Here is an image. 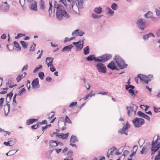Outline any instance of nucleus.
<instances>
[{"mask_svg":"<svg viewBox=\"0 0 160 160\" xmlns=\"http://www.w3.org/2000/svg\"><path fill=\"white\" fill-rule=\"evenodd\" d=\"M54 12L56 10V16L58 20H62L63 17L67 19L70 18V16L68 14L63 7L60 4L58 3L56 1L54 2Z\"/></svg>","mask_w":160,"mask_h":160,"instance_id":"1","label":"nucleus"},{"mask_svg":"<svg viewBox=\"0 0 160 160\" xmlns=\"http://www.w3.org/2000/svg\"><path fill=\"white\" fill-rule=\"evenodd\" d=\"M111 57V55L108 54H106L102 56L97 57H95V55L92 54L87 57L86 59L87 61H91L94 60L95 62H98L103 63L110 59Z\"/></svg>","mask_w":160,"mask_h":160,"instance_id":"2","label":"nucleus"},{"mask_svg":"<svg viewBox=\"0 0 160 160\" xmlns=\"http://www.w3.org/2000/svg\"><path fill=\"white\" fill-rule=\"evenodd\" d=\"M114 60L120 69H123L127 66L124 61L119 56H115Z\"/></svg>","mask_w":160,"mask_h":160,"instance_id":"3","label":"nucleus"},{"mask_svg":"<svg viewBox=\"0 0 160 160\" xmlns=\"http://www.w3.org/2000/svg\"><path fill=\"white\" fill-rule=\"evenodd\" d=\"M132 122L136 128H139L144 123V120L143 119L136 118L132 121Z\"/></svg>","mask_w":160,"mask_h":160,"instance_id":"4","label":"nucleus"},{"mask_svg":"<svg viewBox=\"0 0 160 160\" xmlns=\"http://www.w3.org/2000/svg\"><path fill=\"white\" fill-rule=\"evenodd\" d=\"M95 67L98 71L101 73H106L107 68L105 65L102 63H98L95 65Z\"/></svg>","mask_w":160,"mask_h":160,"instance_id":"5","label":"nucleus"},{"mask_svg":"<svg viewBox=\"0 0 160 160\" xmlns=\"http://www.w3.org/2000/svg\"><path fill=\"white\" fill-rule=\"evenodd\" d=\"M137 24L139 28L143 30L145 28V22L143 18H139L137 22Z\"/></svg>","mask_w":160,"mask_h":160,"instance_id":"6","label":"nucleus"},{"mask_svg":"<svg viewBox=\"0 0 160 160\" xmlns=\"http://www.w3.org/2000/svg\"><path fill=\"white\" fill-rule=\"evenodd\" d=\"M138 107L135 105H134L130 107H127L126 109L127 110V114L128 116H129L130 114L132 112H134L135 114L136 113Z\"/></svg>","mask_w":160,"mask_h":160,"instance_id":"7","label":"nucleus"},{"mask_svg":"<svg viewBox=\"0 0 160 160\" xmlns=\"http://www.w3.org/2000/svg\"><path fill=\"white\" fill-rule=\"evenodd\" d=\"M130 124L128 123V122H127L122 129L118 131V133L124 134L126 135H127L128 132L125 131V130L128 129L130 128Z\"/></svg>","mask_w":160,"mask_h":160,"instance_id":"8","label":"nucleus"},{"mask_svg":"<svg viewBox=\"0 0 160 160\" xmlns=\"http://www.w3.org/2000/svg\"><path fill=\"white\" fill-rule=\"evenodd\" d=\"M160 148V145H159V144L154 145V143H152V147L151 148V154H154L155 152L158 151Z\"/></svg>","mask_w":160,"mask_h":160,"instance_id":"9","label":"nucleus"},{"mask_svg":"<svg viewBox=\"0 0 160 160\" xmlns=\"http://www.w3.org/2000/svg\"><path fill=\"white\" fill-rule=\"evenodd\" d=\"M31 84L33 88H39L40 85L38 78H36L34 79L32 81Z\"/></svg>","mask_w":160,"mask_h":160,"instance_id":"10","label":"nucleus"},{"mask_svg":"<svg viewBox=\"0 0 160 160\" xmlns=\"http://www.w3.org/2000/svg\"><path fill=\"white\" fill-rule=\"evenodd\" d=\"M29 8L32 10H33L34 11H37V2H33L29 3Z\"/></svg>","mask_w":160,"mask_h":160,"instance_id":"11","label":"nucleus"},{"mask_svg":"<svg viewBox=\"0 0 160 160\" xmlns=\"http://www.w3.org/2000/svg\"><path fill=\"white\" fill-rule=\"evenodd\" d=\"M53 133L54 134H56L57 137H58L59 138L63 139H66L68 137L69 134V133H67L66 134H59V133L57 132H54Z\"/></svg>","mask_w":160,"mask_h":160,"instance_id":"12","label":"nucleus"},{"mask_svg":"<svg viewBox=\"0 0 160 160\" xmlns=\"http://www.w3.org/2000/svg\"><path fill=\"white\" fill-rule=\"evenodd\" d=\"M10 8L9 5H4L3 4L0 7V10L4 12H8Z\"/></svg>","mask_w":160,"mask_h":160,"instance_id":"13","label":"nucleus"},{"mask_svg":"<svg viewBox=\"0 0 160 160\" xmlns=\"http://www.w3.org/2000/svg\"><path fill=\"white\" fill-rule=\"evenodd\" d=\"M107 67L112 70L117 69L115 66V63L113 61H111V62L107 65Z\"/></svg>","mask_w":160,"mask_h":160,"instance_id":"14","label":"nucleus"},{"mask_svg":"<svg viewBox=\"0 0 160 160\" xmlns=\"http://www.w3.org/2000/svg\"><path fill=\"white\" fill-rule=\"evenodd\" d=\"M73 46L72 45H70L64 47L62 50V52H69L71 50Z\"/></svg>","mask_w":160,"mask_h":160,"instance_id":"15","label":"nucleus"},{"mask_svg":"<svg viewBox=\"0 0 160 160\" xmlns=\"http://www.w3.org/2000/svg\"><path fill=\"white\" fill-rule=\"evenodd\" d=\"M50 147H54L57 146L60 143L58 141L51 140L50 141Z\"/></svg>","mask_w":160,"mask_h":160,"instance_id":"16","label":"nucleus"},{"mask_svg":"<svg viewBox=\"0 0 160 160\" xmlns=\"http://www.w3.org/2000/svg\"><path fill=\"white\" fill-rule=\"evenodd\" d=\"M83 0H78L77 2L76 3V5L78 9L83 8Z\"/></svg>","mask_w":160,"mask_h":160,"instance_id":"17","label":"nucleus"},{"mask_svg":"<svg viewBox=\"0 0 160 160\" xmlns=\"http://www.w3.org/2000/svg\"><path fill=\"white\" fill-rule=\"evenodd\" d=\"M70 3V4L69 5V7L70 11L71 12L73 11H75L73 9V5L74 4V1L72 0H67Z\"/></svg>","mask_w":160,"mask_h":160,"instance_id":"18","label":"nucleus"},{"mask_svg":"<svg viewBox=\"0 0 160 160\" xmlns=\"http://www.w3.org/2000/svg\"><path fill=\"white\" fill-rule=\"evenodd\" d=\"M39 6L40 9L43 10L45 8V4L43 0H40L39 2Z\"/></svg>","mask_w":160,"mask_h":160,"instance_id":"19","label":"nucleus"},{"mask_svg":"<svg viewBox=\"0 0 160 160\" xmlns=\"http://www.w3.org/2000/svg\"><path fill=\"white\" fill-rule=\"evenodd\" d=\"M38 119L34 118L30 119H28L26 121V124L27 125H29L35 122L38 121Z\"/></svg>","mask_w":160,"mask_h":160,"instance_id":"20","label":"nucleus"},{"mask_svg":"<svg viewBox=\"0 0 160 160\" xmlns=\"http://www.w3.org/2000/svg\"><path fill=\"white\" fill-rule=\"evenodd\" d=\"M128 92L131 94V95L134 98L137 95L138 93V92L137 91H134L133 90L129 89L128 90Z\"/></svg>","mask_w":160,"mask_h":160,"instance_id":"21","label":"nucleus"},{"mask_svg":"<svg viewBox=\"0 0 160 160\" xmlns=\"http://www.w3.org/2000/svg\"><path fill=\"white\" fill-rule=\"evenodd\" d=\"M70 142L73 143H75L78 141V139L76 136L72 135L71 138Z\"/></svg>","mask_w":160,"mask_h":160,"instance_id":"22","label":"nucleus"},{"mask_svg":"<svg viewBox=\"0 0 160 160\" xmlns=\"http://www.w3.org/2000/svg\"><path fill=\"white\" fill-rule=\"evenodd\" d=\"M138 78L141 81H143L147 79L146 76L140 74L138 75Z\"/></svg>","mask_w":160,"mask_h":160,"instance_id":"23","label":"nucleus"},{"mask_svg":"<svg viewBox=\"0 0 160 160\" xmlns=\"http://www.w3.org/2000/svg\"><path fill=\"white\" fill-rule=\"evenodd\" d=\"M94 11L98 14H100L102 12V8L100 7L96 8H94Z\"/></svg>","mask_w":160,"mask_h":160,"instance_id":"24","label":"nucleus"},{"mask_svg":"<svg viewBox=\"0 0 160 160\" xmlns=\"http://www.w3.org/2000/svg\"><path fill=\"white\" fill-rule=\"evenodd\" d=\"M150 37H154V35L152 33H149L147 34L143 35V39L144 40H147Z\"/></svg>","mask_w":160,"mask_h":160,"instance_id":"25","label":"nucleus"},{"mask_svg":"<svg viewBox=\"0 0 160 160\" xmlns=\"http://www.w3.org/2000/svg\"><path fill=\"white\" fill-rule=\"evenodd\" d=\"M19 2L23 8V10H25L26 9V7L24 6L25 0H19Z\"/></svg>","mask_w":160,"mask_h":160,"instance_id":"26","label":"nucleus"},{"mask_svg":"<svg viewBox=\"0 0 160 160\" xmlns=\"http://www.w3.org/2000/svg\"><path fill=\"white\" fill-rule=\"evenodd\" d=\"M83 50V52L85 55H87L89 53V49L88 46H87L86 47L84 48Z\"/></svg>","mask_w":160,"mask_h":160,"instance_id":"27","label":"nucleus"},{"mask_svg":"<svg viewBox=\"0 0 160 160\" xmlns=\"http://www.w3.org/2000/svg\"><path fill=\"white\" fill-rule=\"evenodd\" d=\"M102 16V15H98L94 13H92V16L93 19H99Z\"/></svg>","mask_w":160,"mask_h":160,"instance_id":"28","label":"nucleus"},{"mask_svg":"<svg viewBox=\"0 0 160 160\" xmlns=\"http://www.w3.org/2000/svg\"><path fill=\"white\" fill-rule=\"evenodd\" d=\"M79 50H80L83 48L84 45V43L75 45Z\"/></svg>","mask_w":160,"mask_h":160,"instance_id":"29","label":"nucleus"},{"mask_svg":"<svg viewBox=\"0 0 160 160\" xmlns=\"http://www.w3.org/2000/svg\"><path fill=\"white\" fill-rule=\"evenodd\" d=\"M20 43L24 48L26 49L27 48L28 44L25 42L22 41L20 42Z\"/></svg>","mask_w":160,"mask_h":160,"instance_id":"30","label":"nucleus"},{"mask_svg":"<svg viewBox=\"0 0 160 160\" xmlns=\"http://www.w3.org/2000/svg\"><path fill=\"white\" fill-rule=\"evenodd\" d=\"M152 15V13L150 11H148L147 13L145 14L144 16L146 18H150Z\"/></svg>","mask_w":160,"mask_h":160,"instance_id":"31","label":"nucleus"},{"mask_svg":"<svg viewBox=\"0 0 160 160\" xmlns=\"http://www.w3.org/2000/svg\"><path fill=\"white\" fill-rule=\"evenodd\" d=\"M49 4L50 5L49 8L48 9V12L50 15V14L52 13V1H49Z\"/></svg>","mask_w":160,"mask_h":160,"instance_id":"32","label":"nucleus"},{"mask_svg":"<svg viewBox=\"0 0 160 160\" xmlns=\"http://www.w3.org/2000/svg\"><path fill=\"white\" fill-rule=\"evenodd\" d=\"M111 7L113 10H116L118 8V5L115 3H113L111 5Z\"/></svg>","mask_w":160,"mask_h":160,"instance_id":"33","label":"nucleus"},{"mask_svg":"<svg viewBox=\"0 0 160 160\" xmlns=\"http://www.w3.org/2000/svg\"><path fill=\"white\" fill-rule=\"evenodd\" d=\"M65 122L70 124L72 123V122L68 116H66L65 118Z\"/></svg>","mask_w":160,"mask_h":160,"instance_id":"34","label":"nucleus"},{"mask_svg":"<svg viewBox=\"0 0 160 160\" xmlns=\"http://www.w3.org/2000/svg\"><path fill=\"white\" fill-rule=\"evenodd\" d=\"M14 44L15 46L17 48L19 49V51L21 50V47H20L19 45L18 42L16 41H14Z\"/></svg>","mask_w":160,"mask_h":160,"instance_id":"35","label":"nucleus"},{"mask_svg":"<svg viewBox=\"0 0 160 160\" xmlns=\"http://www.w3.org/2000/svg\"><path fill=\"white\" fill-rule=\"evenodd\" d=\"M44 73L43 72H40L38 73V76L42 80L43 79V77H44Z\"/></svg>","mask_w":160,"mask_h":160,"instance_id":"36","label":"nucleus"},{"mask_svg":"<svg viewBox=\"0 0 160 160\" xmlns=\"http://www.w3.org/2000/svg\"><path fill=\"white\" fill-rule=\"evenodd\" d=\"M136 148V151H135V152H133L132 153V154H131L130 155H129V157H132V156H134V155H135V154H136V151H137V150L138 149V146H136V145H135L134 146V147L133 148Z\"/></svg>","mask_w":160,"mask_h":160,"instance_id":"37","label":"nucleus"},{"mask_svg":"<svg viewBox=\"0 0 160 160\" xmlns=\"http://www.w3.org/2000/svg\"><path fill=\"white\" fill-rule=\"evenodd\" d=\"M83 38V39L82 40H80L78 42H73L72 43V44L74 45H76L77 44H81V42H82V43H84V38Z\"/></svg>","mask_w":160,"mask_h":160,"instance_id":"38","label":"nucleus"},{"mask_svg":"<svg viewBox=\"0 0 160 160\" xmlns=\"http://www.w3.org/2000/svg\"><path fill=\"white\" fill-rule=\"evenodd\" d=\"M13 94L12 92H11L9 93L7 95V98L6 99V100H7V97H8L9 98V101H10L12 98V96H13Z\"/></svg>","mask_w":160,"mask_h":160,"instance_id":"39","label":"nucleus"},{"mask_svg":"<svg viewBox=\"0 0 160 160\" xmlns=\"http://www.w3.org/2000/svg\"><path fill=\"white\" fill-rule=\"evenodd\" d=\"M36 47V44L33 43V44L31 47L30 51H34L35 49V47Z\"/></svg>","mask_w":160,"mask_h":160,"instance_id":"40","label":"nucleus"},{"mask_svg":"<svg viewBox=\"0 0 160 160\" xmlns=\"http://www.w3.org/2000/svg\"><path fill=\"white\" fill-rule=\"evenodd\" d=\"M42 67V65H39V67H36L34 69V70L33 71V72L34 73L36 72L37 71L39 70Z\"/></svg>","mask_w":160,"mask_h":160,"instance_id":"41","label":"nucleus"},{"mask_svg":"<svg viewBox=\"0 0 160 160\" xmlns=\"http://www.w3.org/2000/svg\"><path fill=\"white\" fill-rule=\"evenodd\" d=\"M107 9L108 11V13L111 14V15H112L114 14V11L112 10L111 8H107Z\"/></svg>","mask_w":160,"mask_h":160,"instance_id":"42","label":"nucleus"},{"mask_svg":"<svg viewBox=\"0 0 160 160\" xmlns=\"http://www.w3.org/2000/svg\"><path fill=\"white\" fill-rule=\"evenodd\" d=\"M53 58H52V57H48L46 58V63H47V62H51V61L52 60L53 61Z\"/></svg>","mask_w":160,"mask_h":160,"instance_id":"43","label":"nucleus"},{"mask_svg":"<svg viewBox=\"0 0 160 160\" xmlns=\"http://www.w3.org/2000/svg\"><path fill=\"white\" fill-rule=\"evenodd\" d=\"M77 34L78 36L81 37L85 34V33L82 30H79V31L78 32Z\"/></svg>","mask_w":160,"mask_h":160,"instance_id":"44","label":"nucleus"},{"mask_svg":"<svg viewBox=\"0 0 160 160\" xmlns=\"http://www.w3.org/2000/svg\"><path fill=\"white\" fill-rule=\"evenodd\" d=\"M22 78V74L19 75L16 78L17 81L18 82H20Z\"/></svg>","mask_w":160,"mask_h":160,"instance_id":"45","label":"nucleus"},{"mask_svg":"<svg viewBox=\"0 0 160 160\" xmlns=\"http://www.w3.org/2000/svg\"><path fill=\"white\" fill-rule=\"evenodd\" d=\"M145 113L142 112L141 111H139L137 112V115L138 116L141 117H143V116Z\"/></svg>","mask_w":160,"mask_h":160,"instance_id":"46","label":"nucleus"},{"mask_svg":"<svg viewBox=\"0 0 160 160\" xmlns=\"http://www.w3.org/2000/svg\"><path fill=\"white\" fill-rule=\"evenodd\" d=\"M154 111L155 112L157 113L160 112L159 110L160 109V108H157L155 106L153 107Z\"/></svg>","mask_w":160,"mask_h":160,"instance_id":"47","label":"nucleus"},{"mask_svg":"<svg viewBox=\"0 0 160 160\" xmlns=\"http://www.w3.org/2000/svg\"><path fill=\"white\" fill-rule=\"evenodd\" d=\"M92 92L89 94H88L86 96H85L84 98H83L82 99L84 100H86L88 99V98L89 97H91V94H92Z\"/></svg>","mask_w":160,"mask_h":160,"instance_id":"48","label":"nucleus"},{"mask_svg":"<svg viewBox=\"0 0 160 160\" xmlns=\"http://www.w3.org/2000/svg\"><path fill=\"white\" fill-rule=\"evenodd\" d=\"M77 105V102H72L69 106V107H72L75 105Z\"/></svg>","mask_w":160,"mask_h":160,"instance_id":"49","label":"nucleus"},{"mask_svg":"<svg viewBox=\"0 0 160 160\" xmlns=\"http://www.w3.org/2000/svg\"><path fill=\"white\" fill-rule=\"evenodd\" d=\"M146 146H144L143 147L142 149V150L140 152L141 153V154H143L144 153V152L146 149Z\"/></svg>","mask_w":160,"mask_h":160,"instance_id":"50","label":"nucleus"},{"mask_svg":"<svg viewBox=\"0 0 160 160\" xmlns=\"http://www.w3.org/2000/svg\"><path fill=\"white\" fill-rule=\"evenodd\" d=\"M48 67H52V66H53V61H52V60L51 61V62H47V63H46Z\"/></svg>","mask_w":160,"mask_h":160,"instance_id":"51","label":"nucleus"},{"mask_svg":"<svg viewBox=\"0 0 160 160\" xmlns=\"http://www.w3.org/2000/svg\"><path fill=\"white\" fill-rule=\"evenodd\" d=\"M155 12L157 16L160 17V10L156 8Z\"/></svg>","mask_w":160,"mask_h":160,"instance_id":"52","label":"nucleus"},{"mask_svg":"<svg viewBox=\"0 0 160 160\" xmlns=\"http://www.w3.org/2000/svg\"><path fill=\"white\" fill-rule=\"evenodd\" d=\"M143 118H144L145 119H147L148 121H150V118L147 115L144 114Z\"/></svg>","mask_w":160,"mask_h":160,"instance_id":"53","label":"nucleus"},{"mask_svg":"<svg viewBox=\"0 0 160 160\" xmlns=\"http://www.w3.org/2000/svg\"><path fill=\"white\" fill-rule=\"evenodd\" d=\"M10 83L9 82L6 83L7 85H8L9 88H12L14 87L17 86V84H14V85H10Z\"/></svg>","mask_w":160,"mask_h":160,"instance_id":"54","label":"nucleus"},{"mask_svg":"<svg viewBox=\"0 0 160 160\" xmlns=\"http://www.w3.org/2000/svg\"><path fill=\"white\" fill-rule=\"evenodd\" d=\"M59 2L62 3L65 6L67 5V2L66 0H60Z\"/></svg>","mask_w":160,"mask_h":160,"instance_id":"55","label":"nucleus"},{"mask_svg":"<svg viewBox=\"0 0 160 160\" xmlns=\"http://www.w3.org/2000/svg\"><path fill=\"white\" fill-rule=\"evenodd\" d=\"M12 142V140H10V141H9L7 142H4L3 144L7 146H10V142Z\"/></svg>","mask_w":160,"mask_h":160,"instance_id":"56","label":"nucleus"},{"mask_svg":"<svg viewBox=\"0 0 160 160\" xmlns=\"http://www.w3.org/2000/svg\"><path fill=\"white\" fill-rule=\"evenodd\" d=\"M73 151L72 150L69 151L67 153L68 156L69 157H71L72 155Z\"/></svg>","mask_w":160,"mask_h":160,"instance_id":"57","label":"nucleus"},{"mask_svg":"<svg viewBox=\"0 0 160 160\" xmlns=\"http://www.w3.org/2000/svg\"><path fill=\"white\" fill-rule=\"evenodd\" d=\"M147 79H150L151 81L152 80L153 78V76L151 75H149L148 76H146Z\"/></svg>","mask_w":160,"mask_h":160,"instance_id":"58","label":"nucleus"},{"mask_svg":"<svg viewBox=\"0 0 160 160\" xmlns=\"http://www.w3.org/2000/svg\"><path fill=\"white\" fill-rule=\"evenodd\" d=\"M50 69L52 72H54L56 71V69L53 66L50 67Z\"/></svg>","mask_w":160,"mask_h":160,"instance_id":"59","label":"nucleus"},{"mask_svg":"<svg viewBox=\"0 0 160 160\" xmlns=\"http://www.w3.org/2000/svg\"><path fill=\"white\" fill-rule=\"evenodd\" d=\"M12 104L14 106V107H16V106L17 105V103H16V99H13Z\"/></svg>","mask_w":160,"mask_h":160,"instance_id":"60","label":"nucleus"},{"mask_svg":"<svg viewBox=\"0 0 160 160\" xmlns=\"http://www.w3.org/2000/svg\"><path fill=\"white\" fill-rule=\"evenodd\" d=\"M49 115L50 116V117H49V118H52L54 115V114L53 112H51L49 114Z\"/></svg>","mask_w":160,"mask_h":160,"instance_id":"61","label":"nucleus"},{"mask_svg":"<svg viewBox=\"0 0 160 160\" xmlns=\"http://www.w3.org/2000/svg\"><path fill=\"white\" fill-rule=\"evenodd\" d=\"M22 33H18L17 36L15 37V39H18L21 36H22Z\"/></svg>","mask_w":160,"mask_h":160,"instance_id":"62","label":"nucleus"},{"mask_svg":"<svg viewBox=\"0 0 160 160\" xmlns=\"http://www.w3.org/2000/svg\"><path fill=\"white\" fill-rule=\"evenodd\" d=\"M47 122L46 120H43L41 122H40V123H41V124H47Z\"/></svg>","mask_w":160,"mask_h":160,"instance_id":"63","label":"nucleus"},{"mask_svg":"<svg viewBox=\"0 0 160 160\" xmlns=\"http://www.w3.org/2000/svg\"><path fill=\"white\" fill-rule=\"evenodd\" d=\"M52 78L48 76L46 78V80L48 82H50L52 80Z\"/></svg>","mask_w":160,"mask_h":160,"instance_id":"64","label":"nucleus"}]
</instances>
